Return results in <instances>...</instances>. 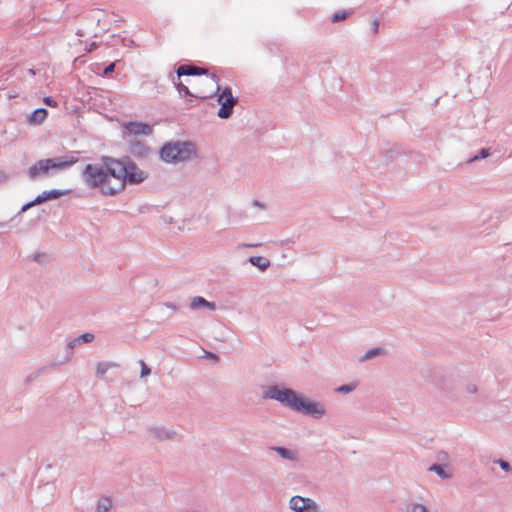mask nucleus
Returning <instances> with one entry per match:
<instances>
[{
	"label": "nucleus",
	"mask_w": 512,
	"mask_h": 512,
	"mask_svg": "<svg viewBox=\"0 0 512 512\" xmlns=\"http://www.w3.org/2000/svg\"><path fill=\"white\" fill-rule=\"evenodd\" d=\"M101 161L103 172L106 174V186L102 188V193L107 195L105 188L113 187V185L110 184V178H114L115 183H119L123 180V173L125 172L124 157L116 159L110 156H102Z\"/></svg>",
	"instance_id": "obj_5"
},
{
	"label": "nucleus",
	"mask_w": 512,
	"mask_h": 512,
	"mask_svg": "<svg viewBox=\"0 0 512 512\" xmlns=\"http://www.w3.org/2000/svg\"><path fill=\"white\" fill-rule=\"evenodd\" d=\"M178 79L182 76H210L211 74L206 68L197 67L191 64H180L175 68Z\"/></svg>",
	"instance_id": "obj_10"
},
{
	"label": "nucleus",
	"mask_w": 512,
	"mask_h": 512,
	"mask_svg": "<svg viewBox=\"0 0 512 512\" xmlns=\"http://www.w3.org/2000/svg\"><path fill=\"white\" fill-rule=\"evenodd\" d=\"M217 102L220 105L217 116L221 119H229L233 114L234 106L238 103V98H227Z\"/></svg>",
	"instance_id": "obj_12"
},
{
	"label": "nucleus",
	"mask_w": 512,
	"mask_h": 512,
	"mask_svg": "<svg viewBox=\"0 0 512 512\" xmlns=\"http://www.w3.org/2000/svg\"><path fill=\"white\" fill-rule=\"evenodd\" d=\"M124 168L123 180L115 183L113 187H106L105 192L107 195H116L122 192L127 184L138 185L148 178V174L141 170L129 156H124Z\"/></svg>",
	"instance_id": "obj_4"
},
{
	"label": "nucleus",
	"mask_w": 512,
	"mask_h": 512,
	"mask_svg": "<svg viewBox=\"0 0 512 512\" xmlns=\"http://www.w3.org/2000/svg\"><path fill=\"white\" fill-rule=\"evenodd\" d=\"M115 67H116V63L111 62L107 66L104 67L102 72H97V73L100 74L102 77H108L115 71Z\"/></svg>",
	"instance_id": "obj_31"
},
{
	"label": "nucleus",
	"mask_w": 512,
	"mask_h": 512,
	"mask_svg": "<svg viewBox=\"0 0 512 512\" xmlns=\"http://www.w3.org/2000/svg\"><path fill=\"white\" fill-rule=\"evenodd\" d=\"M7 178L8 177L6 176V174L3 171H0V181L1 180H7Z\"/></svg>",
	"instance_id": "obj_43"
},
{
	"label": "nucleus",
	"mask_w": 512,
	"mask_h": 512,
	"mask_svg": "<svg viewBox=\"0 0 512 512\" xmlns=\"http://www.w3.org/2000/svg\"><path fill=\"white\" fill-rule=\"evenodd\" d=\"M149 431L154 435L157 441H165L173 439L176 436L174 430L166 429L164 426L151 427Z\"/></svg>",
	"instance_id": "obj_14"
},
{
	"label": "nucleus",
	"mask_w": 512,
	"mask_h": 512,
	"mask_svg": "<svg viewBox=\"0 0 512 512\" xmlns=\"http://www.w3.org/2000/svg\"><path fill=\"white\" fill-rule=\"evenodd\" d=\"M78 344L79 343H74V339L67 343V345L65 347V349H66V357H65L64 361L60 362L61 364L70 360L71 356L73 355V350L76 347V345H78Z\"/></svg>",
	"instance_id": "obj_30"
},
{
	"label": "nucleus",
	"mask_w": 512,
	"mask_h": 512,
	"mask_svg": "<svg viewBox=\"0 0 512 512\" xmlns=\"http://www.w3.org/2000/svg\"><path fill=\"white\" fill-rule=\"evenodd\" d=\"M29 73L32 74V75H35V70L34 69H29Z\"/></svg>",
	"instance_id": "obj_46"
},
{
	"label": "nucleus",
	"mask_w": 512,
	"mask_h": 512,
	"mask_svg": "<svg viewBox=\"0 0 512 512\" xmlns=\"http://www.w3.org/2000/svg\"><path fill=\"white\" fill-rule=\"evenodd\" d=\"M352 14V10H340V11H336L332 17H331V22L332 23H338V22H341V21H344L346 20L350 15Z\"/></svg>",
	"instance_id": "obj_24"
},
{
	"label": "nucleus",
	"mask_w": 512,
	"mask_h": 512,
	"mask_svg": "<svg viewBox=\"0 0 512 512\" xmlns=\"http://www.w3.org/2000/svg\"><path fill=\"white\" fill-rule=\"evenodd\" d=\"M289 506L294 512H318V505L314 500L298 495L290 499Z\"/></svg>",
	"instance_id": "obj_7"
},
{
	"label": "nucleus",
	"mask_w": 512,
	"mask_h": 512,
	"mask_svg": "<svg viewBox=\"0 0 512 512\" xmlns=\"http://www.w3.org/2000/svg\"><path fill=\"white\" fill-rule=\"evenodd\" d=\"M111 508V500L109 498H101L97 503V512H108Z\"/></svg>",
	"instance_id": "obj_25"
},
{
	"label": "nucleus",
	"mask_w": 512,
	"mask_h": 512,
	"mask_svg": "<svg viewBox=\"0 0 512 512\" xmlns=\"http://www.w3.org/2000/svg\"><path fill=\"white\" fill-rule=\"evenodd\" d=\"M491 155L490 148H481L477 154H475L472 158L469 159V162H474L480 159H485Z\"/></svg>",
	"instance_id": "obj_27"
},
{
	"label": "nucleus",
	"mask_w": 512,
	"mask_h": 512,
	"mask_svg": "<svg viewBox=\"0 0 512 512\" xmlns=\"http://www.w3.org/2000/svg\"><path fill=\"white\" fill-rule=\"evenodd\" d=\"M125 133L128 135H146L149 136L152 134L153 129L152 126L148 123L137 122V121H129L124 123L123 125Z\"/></svg>",
	"instance_id": "obj_9"
},
{
	"label": "nucleus",
	"mask_w": 512,
	"mask_h": 512,
	"mask_svg": "<svg viewBox=\"0 0 512 512\" xmlns=\"http://www.w3.org/2000/svg\"><path fill=\"white\" fill-rule=\"evenodd\" d=\"M252 204H253L254 206H256V207L264 208V204H263V203H261V202H260V201H258V200H253V201H252Z\"/></svg>",
	"instance_id": "obj_41"
},
{
	"label": "nucleus",
	"mask_w": 512,
	"mask_h": 512,
	"mask_svg": "<svg viewBox=\"0 0 512 512\" xmlns=\"http://www.w3.org/2000/svg\"><path fill=\"white\" fill-rule=\"evenodd\" d=\"M262 397L275 400L295 412L314 419H320L326 413V408L321 402L311 400L292 388L278 384L265 386Z\"/></svg>",
	"instance_id": "obj_1"
},
{
	"label": "nucleus",
	"mask_w": 512,
	"mask_h": 512,
	"mask_svg": "<svg viewBox=\"0 0 512 512\" xmlns=\"http://www.w3.org/2000/svg\"><path fill=\"white\" fill-rule=\"evenodd\" d=\"M97 48V44L95 42L91 43L89 51H92Z\"/></svg>",
	"instance_id": "obj_44"
},
{
	"label": "nucleus",
	"mask_w": 512,
	"mask_h": 512,
	"mask_svg": "<svg viewBox=\"0 0 512 512\" xmlns=\"http://www.w3.org/2000/svg\"><path fill=\"white\" fill-rule=\"evenodd\" d=\"M43 103L52 108H56L58 106V102L52 96L44 97Z\"/></svg>",
	"instance_id": "obj_35"
},
{
	"label": "nucleus",
	"mask_w": 512,
	"mask_h": 512,
	"mask_svg": "<svg viewBox=\"0 0 512 512\" xmlns=\"http://www.w3.org/2000/svg\"><path fill=\"white\" fill-rule=\"evenodd\" d=\"M84 183L92 189L104 188L106 186V174L103 172L102 164H87L82 170Z\"/></svg>",
	"instance_id": "obj_6"
},
{
	"label": "nucleus",
	"mask_w": 512,
	"mask_h": 512,
	"mask_svg": "<svg viewBox=\"0 0 512 512\" xmlns=\"http://www.w3.org/2000/svg\"><path fill=\"white\" fill-rule=\"evenodd\" d=\"M56 365H57V363L52 362V363H50L49 365H47V366H43V367H41V368L37 369L36 371H34V372L30 373V374L25 378V380H24V385H26V386L30 385V384H31L34 380H36V379H37L41 374H43V373L47 370V368H49V367H54V366H56Z\"/></svg>",
	"instance_id": "obj_22"
},
{
	"label": "nucleus",
	"mask_w": 512,
	"mask_h": 512,
	"mask_svg": "<svg viewBox=\"0 0 512 512\" xmlns=\"http://www.w3.org/2000/svg\"><path fill=\"white\" fill-rule=\"evenodd\" d=\"M248 262L251 265L259 268L260 271L267 270L271 265L270 261L263 256H250Z\"/></svg>",
	"instance_id": "obj_20"
},
{
	"label": "nucleus",
	"mask_w": 512,
	"mask_h": 512,
	"mask_svg": "<svg viewBox=\"0 0 512 512\" xmlns=\"http://www.w3.org/2000/svg\"><path fill=\"white\" fill-rule=\"evenodd\" d=\"M356 387H357V383L344 384V385L337 387L335 389V392L339 393V394H348V393L353 392L356 389Z\"/></svg>",
	"instance_id": "obj_26"
},
{
	"label": "nucleus",
	"mask_w": 512,
	"mask_h": 512,
	"mask_svg": "<svg viewBox=\"0 0 512 512\" xmlns=\"http://www.w3.org/2000/svg\"><path fill=\"white\" fill-rule=\"evenodd\" d=\"M128 142V152L139 160H143L148 158L151 154L152 149L143 141L138 140L137 138L129 139Z\"/></svg>",
	"instance_id": "obj_8"
},
{
	"label": "nucleus",
	"mask_w": 512,
	"mask_h": 512,
	"mask_svg": "<svg viewBox=\"0 0 512 512\" xmlns=\"http://www.w3.org/2000/svg\"><path fill=\"white\" fill-rule=\"evenodd\" d=\"M270 450L275 451L281 458L291 460V461H297L298 456L297 453L286 448L283 446H270Z\"/></svg>",
	"instance_id": "obj_17"
},
{
	"label": "nucleus",
	"mask_w": 512,
	"mask_h": 512,
	"mask_svg": "<svg viewBox=\"0 0 512 512\" xmlns=\"http://www.w3.org/2000/svg\"><path fill=\"white\" fill-rule=\"evenodd\" d=\"M69 193H70L69 189H67V190L52 189V190L43 191L41 194L36 196V203H38L40 205L46 201L58 199V198H60L64 195H67Z\"/></svg>",
	"instance_id": "obj_13"
},
{
	"label": "nucleus",
	"mask_w": 512,
	"mask_h": 512,
	"mask_svg": "<svg viewBox=\"0 0 512 512\" xmlns=\"http://www.w3.org/2000/svg\"><path fill=\"white\" fill-rule=\"evenodd\" d=\"M191 309H199L201 307H207L211 310H214L216 308V304L214 302L207 301L205 298L201 296H196L192 299L190 303Z\"/></svg>",
	"instance_id": "obj_19"
},
{
	"label": "nucleus",
	"mask_w": 512,
	"mask_h": 512,
	"mask_svg": "<svg viewBox=\"0 0 512 512\" xmlns=\"http://www.w3.org/2000/svg\"><path fill=\"white\" fill-rule=\"evenodd\" d=\"M386 354V350L382 347H374L369 349L361 358L360 362H364L370 359H373L378 356H382Z\"/></svg>",
	"instance_id": "obj_23"
},
{
	"label": "nucleus",
	"mask_w": 512,
	"mask_h": 512,
	"mask_svg": "<svg viewBox=\"0 0 512 512\" xmlns=\"http://www.w3.org/2000/svg\"><path fill=\"white\" fill-rule=\"evenodd\" d=\"M109 364H106L105 362H99L97 364V368H96V376L98 378H101L103 379L104 378V375L106 374V372L109 370Z\"/></svg>",
	"instance_id": "obj_29"
},
{
	"label": "nucleus",
	"mask_w": 512,
	"mask_h": 512,
	"mask_svg": "<svg viewBox=\"0 0 512 512\" xmlns=\"http://www.w3.org/2000/svg\"><path fill=\"white\" fill-rule=\"evenodd\" d=\"M205 357L208 358V359H211L213 361H218L219 360V355L216 354V353H213V352H206Z\"/></svg>",
	"instance_id": "obj_39"
},
{
	"label": "nucleus",
	"mask_w": 512,
	"mask_h": 512,
	"mask_svg": "<svg viewBox=\"0 0 512 512\" xmlns=\"http://www.w3.org/2000/svg\"><path fill=\"white\" fill-rule=\"evenodd\" d=\"M196 154V146L190 141H171L159 150V157L165 163L185 162Z\"/></svg>",
	"instance_id": "obj_3"
},
{
	"label": "nucleus",
	"mask_w": 512,
	"mask_h": 512,
	"mask_svg": "<svg viewBox=\"0 0 512 512\" xmlns=\"http://www.w3.org/2000/svg\"><path fill=\"white\" fill-rule=\"evenodd\" d=\"M382 154L385 164L389 165L396 162L398 158L402 156H407L409 152L406 149H404L401 145L394 144L391 147L383 150Z\"/></svg>",
	"instance_id": "obj_11"
},
{
	"label": "nucleus",
	"mask_w": 512,
	"mask_h": 512,
	"mask_svg": "<svg viewBox=\"0 0 512 512\" xmlns=\"http://www.w3.org/2000/svg\"><path fill=\"white\" fill-rule=\"evenodd\" d=\"M139 364L141 367L140 377L144 378L149 376L151 374V369L147 366V364L142 359L139 360Z\"/></svg>",
	"instance_id": "obj_33"
},
{
	"label": "nucleus",
	"mask_w": 512,
	"mask_h": 512,
	"mask_svg": "<svg viewBox=\"0 0 512 512\" xmlns=\"http://www.w3.org/2000/svg\"><path fill=\"white\" fill-rule=\"evenodd\" d=\"M46 257L47 256L45 253L37 252V253H34L31 258L33 261H35L39 264H42L45 261Z\"/></svg>",
	"instance_id": "obj_36"
},
{
	"label": "nucleus",
	"mask_w": 512,
	"mask_h": 512,
	"mask_svg": "<svg viewBox=\"0 0 512 512\" xmlns=\"http://www.w3.org/2000/svg\"><path fill=\"white\" fill-rule=\"evenodd\" d=\"M428 471L435 472L441 479H449L452 476L446 464H432Z\"/></svg>",
	"instance_id": "obj_21"
},
{
	"label": "nucleus",
	"mask_w": 512,
	"mask_h": 512,
	"mask_svg": "<svg viewBox=\"0 0 512 512\" xmlns=\"http://www.w3.org/2000/svg\"><path fill=\"white\" fill-rule=\"evenodd\" d=\"M78 159L74 156H61L38 160L27 170L30 180L36 181L40 178L54 176L58 171L66 170L73 166Z\"/></svg>",
	"instance_id": "obj_2"
},
{
	"label": "nucleus",
	"mask_w": 512,
	"mask_h": 512,
	"mask_svg": "<svg viewBox=\"0 0 512 512\" xmlns=\"http://www.w3.org/2000/svg\"><path fill=\"white\" fill-rule=\"evenodd\" d=\"M406 512H429L428 509L422 504H411L408 505Z\"/></svg>",
	"instance_id": "obj_32"
},
{
	"label": "nucleus",
	"mask_w": 512,
	"mask_h": 512,
	"mask_svg": "<svg viewBox=\"0 0 512 512\" xmlns=\"http://www.w3.org/2000/svg\"><path fill=\"white\" fill-rule=\"evenodd\" d=\"M167 306L169 308H171V309H174V310L176 309V305L175 304H167Z\"/></svg>",
	"instance_id": "obj_45"
},
{
	"label": "nucleus",
	"mask_w": 512,
	"mask_h": 512,
	"mask_svg": "<svg viewBox=\"0 0 512 512\" xmlns=\"http://www.w3.org/2000/svg\"><path fill=\"white\" fill-rule=\"evenodd\" d=\"M36 205H39V204L36 203V198H35L32 201H29V202L25 203L24 205H22L19 213H24V212H26L27 210H29L30 208H32V207H34Z\"/></svg>",
	"instance_id": "obj_37"
},
{
	"label": "nucleus",
	"mask_w": 512,
	"mask_h": 512,
	"mask_svg": "<svg viewBox=\"0 0 512 512\" xmlns=\"http://www.w3.org/2000/svg\"><path fill=\"white\" fill-rule=\"evenodd\" d=\"M106 364H109V369L110 368H114V367H119V364L115 363V362H105Z\"/></svg>",
	"instance_id": "obj_42"
},
{
	"label": "nucleus",
	"mask_w": 512,
	"mask_h": 512,
	"mask_svg": "<svg viewBox=\"0 0 512 512\" xmlns=\"http://www.w3.org/2000/svg\"><path fill=\"white\" fill-rule=\"evenodd\" d=\"M94 340V335L92 333L86 332L81 334L80 336L74 338V343H90Z\"/></svg>",
	"instance_id": "obj_28"
},
{
	"label": "nucleus",
	"mask_w": 512,
	"mask_h": 512,
	"mask_svg": "<svg viewBox=\"0 0 512 512\" xmlns=\"http://www.w3.org/2000/svg\"><path fill=\"white\" fill-rule=\"evenodd\" d=\"M379 21L377 19H374L372 22H371V30L374 34H377L378 33V30H379Z\"/></svg>",
	"instance_id": "obj_38"
},
{
	"label": "nucleus",
	"mask_w": 512,
	"mask_h": 512,
	"mask_svg": "<svg viewBox=\"0 0 512 512\" xmlns=\"http://www.w3.org/2000/svg\"><path fill=\"white\" fill-rule=\"evenodd\" d=\"M494 462L498 464L501 467V469L504 470L505 472H509L511 470V465L506 460L497 459Z\"/></svg>",
	"instance_id": "obj_34"
},
{
	"label": "nucleus",
	"mask_w": 512,
	"mask_h": 512,
	"mask_svg": "<svg viewBox=\"0 0 512 512\" xmlns=\"http://www.w3.org/2000/svg\"><path fill=\"white\" fill-rule=\"evenodd\" d=\"M466 390H467L468 393L474 394V393L477 392L478 389H477V386L475 384H468L466 386Z\"/></svg>",
	"instance_id": "obj_40"
},
{
	"label": "nucleus",
	"mask_w": 512,
	"mask_h": 512,
	"mask_svg": "<svg viewBox=\"0 0 512 512\" xmlns=\"http://www.w3.org/2000/svg\"><path fill=\"white\" fill-rule=\"evenodd\" d=\"M176 89L178 90L179 92V95L183 98H186L189 102H191L193 99H206V98H209L210 96H198V95H195L193 94L189 88L183 84L179 79L178 81H173Z\"/></svg>",
	"instance_id": "obj_15"
},
{
	"label": "nucleus",
	"mask_w": 512,
	"mask_h": 512,
	"mask_svg": "<svg viewBox=\"0 0 512 512\" xmlns=\"http://www.w3.org/2000/svg\"><path fill=\"white\" fill-rule=\"evenodd\" d=\"M48 116V110L46 108H37L35 109L30 116L28 117V121L31 124H41Z\"/></svg>",
	"instance_id": "obj_18"
},
{
	"label": "nucleus",
	"mask_w": 512,
	"mask_h": 512,
	"mask_svg": "<svg viewBox=\"0 0 512 512\" xmlns=\"http://www.w3.org/2000/svg\"><path fill=\"white\" fill-rule=\"evenodd\" d=\"M247 246H248V247H257V246H259V244H249V245H247Z\"/></svg>",
	"instance_id": "obj_47"
},
{
	"label": "nucleus",
	"mask_w": 512,
	"mask_h": 512,
	"mask_svg": "<svg viewBox=\"0 0 512 512\" xmlns=\"http://www.w3.org/2000/svg\"><path fill=\"white\" fill-rule=\"evenodd\" d=\"M211 79L217 84V89H216L217 100H222V99H227V98H235L232 95L231 87L226 86L223 89L220 88V86L218 84L219 77L216 74L212 73L211 74Z\"/></svg>",
	"instance_id": "obj_16"
}]
</instances>
